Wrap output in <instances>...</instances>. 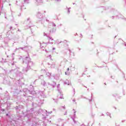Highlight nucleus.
<instances>
[{"mask_svg": "<svg viewBox=\"0 0 126 126\" xmlns=\"http://www.w3.org/2000/svg\"><path fill=\"white\" fill-rule=\"evenodd\" d=\"M23 63H26L27 64V67L23 68V73L27 72L29 69H31V66H33V62L31 61V59L29 56H27L23 60Z\"/></svg>", "mask_w": 126, "mask_h": 126, "instance_id": "f257e3e1", "label": "nucleus"}, {"mask_svg": "<svg viewBox=\"0 0 126 126\" xmlns=\"http://www.w3.org/2000/svg\"><path fill=\"white\" fill-rule=\"evenodd\" d=\"M24 92H26V94H23L24 97H29V96L28 95H27V94H31L32 95H34V94H36V92H35L33 90L32 91H30L27 88H25L24 89Z\"/></svg>", "mask_w": 126, "mask_h": 126, "instance_id": "f03ea898", "label": "nucleus"}, {"mask_svg": "<svg viewBox=\"0 0 126 126\" xmlns=\"http://www.w3.org/2000/svg\"><path fill=\"white\" fill-rule=\"evenodd\" d=\"M11 71H13L14 73L17 76H20L22 74V72L19 71L18 69H15L14 70H12Z\"/></svg>", "mask_w": 126, "mask_h": 126, "instance_id": "7ed1b4c3", "label": "nucleus"}, {"mask_svg": "<svg viewBox=\"0 0 126 126\" xmlns=\"http://www.w3.org/2000/svg\"><path fill=\"white\" fill-rule=\"evenodd\" d=\"M38 94L42 97V98H46L47 95L45 94V93H44V91H38L37 92Z\"/></svg>", "mask_w": 126, "mask_h": 126, "instance_id": "20e7f679", "label": "nucleus"}, {"mask_svg": "<svg viewBox=\"0 0 126 126\" xmlns=\"http://www.w3.org/2000/svg\"><path fill=\"white\" fill-rule=\"evenodd\" d=\"M36 17L40 20L43 19V15L41 13V12L38 11L37 12Z\"/></svg>", "mask_w": 126, "mask_h": 126, "instance_id": "39448f33", "label": "nucleus"}, {"mask_svg": "<svg viewBox=\"0 0 126 126\" xmlns=\"http://www.w3.org/2000/svg\"><path fill=\"white\" fill-rule=\"evenodd\" d=\"M34 3L36 5H41L43 3V0H35Z\"/></svg>", "mask_w": 126, "mask_h": 126, "instance_id": "423d86ee", "label": "nucleus"}, {"mask_svg": "<svg viewBox=\"0 0 126 126\" xmlns=\"http://www.w3.org/2000/svg\"><path fill=\"white\" fill-rule=\"evenodd\" d=\"M37 103L38 105H42L44 103V99H40V98H38Z\"/></svg>", "mask_w": 126, "mask_h": 126, "instance_id": "0eeeda50", "label": "nucleus"}, {"mask_svg": "<svg viewBox=\"0 0 126 126\" xmlns=\"http://www.w3.org/2000/svg\"><path fill=\"white\" fill-rule=\"evenodd\" d=\"M48 84L50 87H51V88H55L57 84L55 82H53V84H50V83H48Z\"/></svg>", "mask_w": 126, "mask_h": 126, "instance_id": "6e6552de", "label": "nucleus"}, {"mask_svg": "<svg viewBox=\"0 0 126 126\" xmlns=\"http://www.w3.org/2000/svg\"><path fill=\"white\" fill-rule=\"evenodd\" d=\"M43 35L46 36V37H47V38H49V40H51V41H54V38H53V37L48 35V34H47V33H46V32L43 33Z\"/></svg>", "mask_w": 126, "mask_h": 126, "instance_id": "1a4fd4ad", "label": "nucleus"}, {"mask_svg": "<svg viewBox=\"0 0 126 126\" xmlns=\"http://www.w3.org/2000/svg\"><path fill=\"white\" fill-rule=\"evenodd\" d=\"M64 84L65 85H70L71 84V82L69 80H66L64 82Z\"/></svg>", "mask_w": 126, "mask_h": 126, "instance_id": "9d476101", "label": "nucleus"}, {"mask_svg": "<svg viewBox=\"0 0 126 126\" xmlns=\"http://www.w3.org/2000/svg\"><path fill=\"white\" fill-rule=\"evenodd\" d=\"M27 23H28L29 25V27H31L32 26L31 24H32V22H31V20L30 19V18H28L27 19Z\"/></svg>", "mask_w": 126, "mask_h": 126, "instance_id": "9b49d317", "label": "nucleus"}, {"mask_svg": "<svg viewBox=\"0 0 126 126\" xmlns=\"http://www.w3.org/2000/svg\"><path fill=\"white\" fill-rule=\"evenodd\" d=\"M60 86H61V85L60 84H59L57 85V90L60 94H62V91L61 90V88H60Z\"/></svg>", "mask_w": 126, "mask_h": 126, "instance_id": "f8f14e48", "label": "nucleus"}, {"mask_svg": "<svg viewBox=\"0 0 126 126\" xmlns=\"http://www.w3.org/2000/svg\"><path fill=\"white\" fill-rule=\"evenodd\" d=\"M3 83L4 84H10V82H8L6 80H5V79H4V80H3Z\"/></svg>", "mask_w": 126, "mask_h": 126, "instance_id": "ddd939ff", "label": "nucleus"}, {"mask_svg": "<svg viewBox=\"0 0 126 126\" xmlns=\"http://www.w3.org/2000/svg\"><path fill=\"white\" fill-rule=\"evenodd\" d=\"M68 71H69V68H67V72H65V74L66 75H69L70 73H69V72H68Z\"/></svg>", "mask_w": 126, "mask_h": 126, "instance_id": "4468645a", "label": "nucleus"}, {"mask_svg": "<svg viewBox=\"0 0 126 126\" xmlns=\"http://www.w3.org/2000/svg\"><path fill=\"white\" fill-rule=\"evenodd\" d=\"M41 84V85H43V86H46V82L44 80H42Z\"/></svg>", "mask_w": 126, "mask_h": 126, "instance_id": "2eb2a0df", "label": "nucleus"}, {"mask_svg": "<svg viewBox=\"0 0 126 126\" xmlns=\"http://www.w3.org/2000/svg\"><path fill=\"white\" fill-rule=\"evenodd\" d=\"M73 110L74 111V116L73 117H71V118H74V119H75L76 117V111H75V110L74 109H73Z\"/></svg>", "mask_w": 126, "mask_h": 126, "instance_id": "dca6fc26", "label": "nucleus"}, {"mask_svg": "<svg viewBox=\"0 0 126 126\" xmlns=\"http://www.w3.org/2000/svg\"><path fill=\"white\" fill-rule=\"evenodd\" d=\"M25 3H29V0H24Z\"/></svg>", "mask_w": 126, "mask_h": 126, "instance_id": "f3484780", "label": "nucleus"}, {"mask_svg": "<svg viewBox=\"0 0 126 126\" xmlns=\"http://www.w3.org/2000/svg\"><path fill=\"white\" fill-rule=\"evenodd\" d=\"M56 32V30H53L52 31H50V33H55Z\"/></svg>", "mask_w": 126, "mask_h": 126, "instance_id": "a211bd4d", "label": "nucleus"}, {"mask_svg": "<svg viewBox=\"0 0 126 126\" xmlns=\"http://www.w3.org/2000/svg\"><path fill=\"white\" fill-rule=\"evenodd\" d=\"M72 120H73L74 124H76L77 122L75 121V120L74 119V118H71Z\"/></svg>", "mask_w": 126, "mask_h": 126, "instance_id": "6ab92c4d", "label": "nucleus"}, {"mask_svg": "<svg viewBox=\"0 0 126 126\" xmlns=\"http://www.w3.org/2000/svg\"><path fill=\"white\" fill-rule=\"evenodd\" d=\"M52 24L53 27H56V24H55L54 22H52Z\"/></svg>", "mask_w": 126, "mask_h": 126, "instance_id": "aec40b11", "label": "nucleus"}, {"mask_svg": "<svg viewBox=\"0 0 126 126\" xmlns=\"http://www.w3.org/2000/svg\"><path fill=\"white\" fill-rule=\"evenodd\" d=\"M26 48V47H25L24 48L23 47H20L19 48L17 49V50H19V49H21V50H24V48Z\"/></svg>", "mask_w": 126, "mask_h": 126, "instance_id": "412c9836", "label": "nucleus"}, {"mask_svg": "<svg viewBox=\"0 0 126 126\" xmlns=\"http://www.w3.org/2000/svg\"><path fill=\"white\" fill-rule=\"evenodd\" d=\"M92 97H93V95L92 94V95H91V99H89V101L90 102H91V101H92V99H93Z\"/></svg>", "mask_w": 126, "mask_h": 126, "instance_id": "4be33fe9", "label": "nucleus"}, {"mask_svg": "<svg viewBox=\"0 0 126 126\" xmlns=\"http://www.w3.org/2000/svg\"><path fill=\"white\" fill-rule=\"evenodd\" d=\"M53 100L54 101H55V103H58V99H55L54 98H53Z\"/></svg>", "mask_w": 126, "mask_h": 126, "instance_id": "5701e85b", "label": "nucleus"}, {"mask_svg": "<svg viewBox=\"0 0 126 126\" xmlns=\"http://www.w3.org/2000/svg\"><path fill=\"white\" fill-rule=\"evenodd\" d=\"M106 115H107V116H109L110 117V118H111V114H110V113L107 112L106 113Z\"/></svg>", "mask_w": 126, "mask_h": 126, "instance_id": "b1692460", "label": "nucleus"}, {"mask_svg": "<svg viewBox=\"0 0 126 126\" xmlns=\"http://www.w3.org/2000/svg\"><path fill=\"white\" fill-rule=\"evenodd\" d=\"M55 63H53L52 65H51V67H55Z\"/></svg>", "mask_w": 126, "mask_h": 126, "instance_id": "393cba45", "label": "nucleus"}, {"mask_svg": "<svg viewBox=\"0 0 126 126\" xmlns=\"http://www.w3.org/2000/svg\"><path fill=\"white\" fill-rule=\"evenodd\" d=\"M70 8H68V13H70Z\"/></svg>", "mask_w": 126, "mask_h": 126, "instance_id": "a878e982", "label": "nucleus"}, {"mask_svg": "<svg viewBox=\"0 0 126 126\" xmlns=\"http://www.w3.org/2000/svg\"><path fill=\"white\" fill-rule=\"evenodd\" d=\"M49 57L50 58V60H51V61H53V59H52V55H49Z\"/></svg>", "mask_w": 126, "mask_h": 126, "instance_id": "bb28decb", "label": "nucleus"}, {"mask_svg": "<svg viewBox=\"0 0 126 126\" xmlns=\"http://www.w3.org/2000/svg\"><path fill=\"white\" fill-rule=\"evenodd\" d=\"M73 94L74 95V94H75V89H73Z\"/></svg>", "mask_w": 126, "mask_h": 126, "instance_id": "cd10ccee", "label": "nucleus"}, {"mask_svg": "<svg viewBox=\"0 0 126 126\" xmlns=\"http://www.w3.org/2000/svg\"><path fill=\"white\" fill-rule=\"evenodd\" d=\"M58 98L60 99H63V97L61 96L60 97H59V95H57Z\"/></svg>", "mask_w": 126, "mask_h": 126, "instance_id": "c85d7f7f", "label": "nucleus"}, {"mask_svg": "<svg viewBox=\"0 0 126 126\" xmlns=\"http://www.w3.org/2000/svg\"><path fill=\"white\" fill-rule=\"evenodd\" d=\"M69 54L70 55V54H71V50H70V49H69Z\"/></svg>", "mask_w": 126, "mask_h": 126, "instance_id": "c756f323", "label": "nucleus"}, {"mask_svg": "<svg viewBox=\"0 0 126 126\" xmlns=\"http://www.w3.org/2000/svg\"><path fill=\"white\" fill-rule=\"evenodd\" d=\"M30 87H32V89H34V87H33V86L31 85V86H30Z\"/></svg>", "mask_w": 126, "mask_h": 126, "instance_id": "7c9ffc66", "label": "nucleus"}, {"mask_svg": "<svg viewBox=\"0 0 126 126\" xmlns=\"http://www.w3.org/2000/svg\"><path fill=\"white\" fill-rule=\"evenodd\" d=\"M67 111H65V114H64V115H67Z\"/></svg>", "mask_w": 126, "mask_h": 126, "instance_id": "2f4dec72", "label": "nucleus"}, {"mask_svg": "<svg viewBox=\"0 0 126 126\" xmlns=\"http://www.w3.org/2000/svg\"><path fill=\"white\" fill-rule=\"evenodd\" d=\"M40 47L41 48V49L42 48H43V46H42V45H40Z\"/></svg>", "mask_w": 126, "mask_h": 126, "instance_id": "473e14b6", "label": "nucleus"}, {"mask_svg": "<svg viewBox=\"0 0 126 126\" xmlns=\"http://www.w3.org/2000/svg\"><path fill=\"white\" fill-rule=\"evenodd\" d=\"M55 50H56V48L55 47L53 48V50L55 51Z\"/></svg>", "mask_w": 126, "mask_h": 126, "instance_id": "72a5a7b5", "label": "nucleus"}, {"mask_svg": "<svg viewBox=\"0 0 126 126\" xmlns=\"http://www.w3.org/2000/svg\"><path fill=\"white\" fill-rule=\"evenodd\" d=\"M52 113H53V112L51 111V112H49V114H52Z\"/></svg>", "mask_w": 126, "mask_h": 126, "instance_id": "f704fd0d", "label": "nucleus"}, {"mask_svg": "<svg viewBox=\"0 0 126 126\" xmlns=\"http://www.w3.org/2000/svg\"><path fill=\"white\" fill-rule=\"evenodd\" d=\"M10 30H11V29H12V27H10Z\"/></svg>", "mask_w": 126, "mask_h": 126, "instance_id": "c9c22d12", "label": "nucleus"}, {"mask_svg": "<svg viewBox=\"0 0 126 126\" xmlns=\"http://www.w3.org/2000/svg\"><path fill=\"white\" fill-rule=\"evenodd\" d=\"M35 82H36V81H34L33 82V84H35Z\"/></svg>", "mask_w": 126, "mask_h": 126, "instance_id": "e433bc0d", "label": "nucleus"}, {"mask_svg": "<svg viewBox=\"0 0 126 126\" xmlns=\"http://www.w3.org/2000/svg\"><path fill=\"white\" fill-rule=\"evenodd\" d=\"M72 101H73V102H75V99H73V100H72Z\"/></svg>", "mask_w": 126, "mask_h": 126, "instance_id": "4c0bfd02", "label": "nucleus"}, {"mask_svg": "<svg viewBox=\"0 0 126 126\" xmlns=\"http://www.w3.org/2000/svg\"><path fill=\"white\" fill-rule=\"evenodd\" d=\"M62 108L63 109H65V107L64 106H62Z\"/></svg>", "mask_w": 126, "mask_h": 126, "instance_id": "58836bf2", "label": "nucleus"}, {"mask_svg": "<svg viewBox=\"0 0 126 126\" xmlns=\"http://www.w3.org/2000/svg\"><path fill=\"white\" fill-rule=\"evenodd\" d=\"M81 126H85L84 124H82Z\"/></svg>", "mask_w": 126, "mask_h": 126, "instance_id": "ea45409f", "label": "nucleus"}, {"mask_svg": "<svg viewBox=\"0 0 126 126\" xmlns=\"http://www.w3.org/2000/svg\"><path fill=\"white\" fill-rule=\"evenodd\" d=\"M57 0V1H61V0Z\"/></svg>", "mask_w": 126, "mask_h": 126, "instance_id": "a19ab883", "label": "nucleus"}, {"mask_svg": "<svg viewBox=\"0 0 126 126\" xmlns=\"http://www.w3.org/2000/svg\"><path fill=\"white\" fill-rule=\"evenodd\" d=\"M46 21H47V22H49V20L46 19Z\"/></svg>", "mask_w": 126, "mask_h": 126, "instance_id": "79ce46f5", "label": "nucleus"}, {"mask_svg": "<svg viewBox=\"0 0 126 126\" xmlns=\"http://www.w3.org/2000/svg\"><path fill=\"white\" fill-rule=\"evenodd\" d=\"M18 31H19V32H20V30L18 29Z\"/></svg>", "mask_w": 126, "mask_h": 126, "instance_id": "37998d69", "label": "nucleus"}, {"mask_svg": "<svg viewBox=\"0 0 126 126\" xmlns=\"http://www.w3.org/2000/svg\"><path fill=\"white\" fill-rule=\"evenodd\" d=\"M45 51L46 53H48V51H47V50H45Z\"/></svg>", "mask_w": 126, "mask_h": 126, "instance_id": "c03bdc74", "label": "nucleus"}, {"mask_svg": "<svg viewBox=\"0 0 126 126\" xmlns=\"http://www.w3.org/2000/svg\"><path fill=\"white\" fill-rule=\"evenodd\" d=\"M60 43H62V42H60L59 43H58V45H59V44H60Z\"/></svg>", "mask_w": 126, "mask_h": 126, "instance_id": "a18cd8bd", "label": "nucleus"}, {"mask_svg": "<svg viewBox=\"0 0 126 126\" xmlns=\"http://www.w3.org/2000/svg\"><path fill=\"white\" fill-rule=\"evenodd\" d=\"M80 35L81 37H82V34H81Z\"/></svg>", "mask_w": 126, "mask_h": 126, "instance_id": "49530a36", "label": "nucleus"}, {"mask_svg": "<svg viewBox=\"0 0 126 126\" xmlns=\"http://www.w3.org/2000/svg\"><path fill=\"white\" fill-rule=\"evenodd\" d=\"M0 90H2V88H0Z\"/></svg>", "mask_w": 126, "mask_h": 126, "instance_id": "de8ad7c7", "label": "nucleus"}, {"mask_svg": "<svg viewBox=\"0 0 126 126\" xmlns=\"http://www.w3.org/2000/svg\"><path fill=\"white\" fill-rule=\"evenodd\" d=\"M101 116H104V114H101Z\"/></svg>", "mask_w": 126, "mask_h": 126, "instance_id": "09e8293b", "label": "nucleus"}, {"mask_svg": "<svg viewBox=\"0 0 126 126\" xmlns=\"http://www.w3.org/2000/svg\"><path fill=\"white\" fill-rule=\"evenodd\" d=\"M99 126H101V124L100 123H99Z\"/></svg>", "mask_w": 126, "mask_h": 126, "instance_id": "8fccbe9b", "label": "nucleus"}, {"mask_svg": "<svg viewBox=\"0 0 126 126\" xmlns=\"http://www.w3.org/2000/svg\"><path fill=\"white\" fill-rule=\"evenodd\" d=\"M84 87H85L86 88H87V87H86V86H84Z\"/></svg>", "mask_w": 126, "mask_h": 126, "instance_id": "3c124183", "label": "nucleus"}, {"mask_svg": "<svg viewBox=\"0 0 126 126\" xmlns=\"http://www.w3.org/2000/svg\"><path fill=\"white\" fill-rule=\"evenodd\" d=\"M93 125H94V123H93V124L92 125V126H93Z\"/></svg>", "mask_w": 126, "mask_h": 126, "instance_id": "603ef678", "label": "nucleus"}, {"mask_svg": "<svg viewBox=\"0 0 126 126\" xmlns=\"http://www.w3.org/2000/svg\"><path fill=\"white\" fill-rule=\"evenodd\" d=\"M20 15H21V14H20V15H19V16H20Z\"/></svg>", "mask_w": 126, "mask_h": 126, "instance_id": "864d4df0", "label": "nucleus"}, {"mask_svg": "<svg viewBox=\"0 0 126 126\" xmlns=\"http://www.w3.org/2000/svg\"><path fill=\"white\" fill-rule=\"evenodd\" d=\"M44 13H46V11H44Z\"/></svg>", "mask_w": 126, "mask_h": 126, "instance_id": "5fc2aeb1", "label": "nucleus"}, {"mask_svg": "<svg viewBox=\"0 0 126 126\" xmlns=\"http://www.w3.org/2000/svg\"><path fill=\"white\" fill-rule=\"evenodd\" d=\"M18 109V107H17V108H16V109Z\"/></svg>", "mask_w": 126, "mask_h": 126, "instance_id": "6e6d98bb", "label": "nucleus"}, {"mask_svg": "<svg viewBox=\"0 0 126 126\" xmlns=\"http://www.w3.org/2000/svg\"><path fill=\"white\" fill-rule=\"evenodd\" d=\"M112 18H113V19L114 18V16L112 17Z\"/></svg>", "mask_w": 126, "mask_h": 126, "instance_id": "4d7b16f0", "label": "nucleus"}, {"mask_svg": "<svg viewBox=\"0 0 126 126\" xmlns=\"http://www.w3.org/2000/svg\"><path fill=\"white\" fill-rule=\"evenodd\" d=\"M57 126H59V125H57Z\"/></svg>", "mask_w": 126, "mask_h": 126, "instance_id": "13d9d810", "label": "nucleus"}, {"mask_svg": "<svg viewBox=\"0 0 126 126\" xmlns=\"http://www.w3.org/2000/svg\"><path fill=\"white\" fill-rule=\"evenodd\" d=\"M13 60H14V58H13Z\"/></svg>", "mask_w": 126, "mask_h": 126, "instance_id": "bf43d9fd", "label": "nucleus"}, {"mask_svg": "<svg viewBox=\"0 0 126 126\" xmlns=\"http://www.w3.org/2000/svg\"><path fill=\"white\" fill-rule=\"evenodd\" d=\"M104 84L106 85V83H105Z\"/></svg>", "mask_w": 126, "mask_h": 126, "instance_id": "052dcab7", "label": "nucleus"}, {"mask_svg": "<svg viewBox=\"0 0 126 126\" xmlns=\"http://www.w3.org/2000/svg\"><path fill=\"white\" fill-rule=\"evenodd\" d=\"M46 44H49V43H46Z\"/></svg>", "mask_w": 126, "mask_h": 126, "instance_id": "680f3d73", "label": "nucleus"}, {"mask_svg": "<svg viewBox=\"0 0 126 126\" xmlns=\"http://www.w3.org/2000/svg\"><path fill=\"white\" fill-rule=\"evenodd\" d=\"M48 64L49 65H50V63H48Z\"/></svg>", "mask_w": 126, "mask_h": 126, "instance_id": "e2e57ef3", "label": "nucleus"}, {"mask_svg": "<svg viewBox=\"0 0 126 126\" xmlns=\"http://www.w3.org/2000/svg\"><path fill=\"white\" fill-rule=\"evenodd\" d=\"M51 44H53V43H52V42H51Z\"/></svg>", "mask_w": 126, "mask_h": 126, "instance_id": "0e129e2a", "label": "nucleus"}, {"mask_svg": "<svg viewBox=\"0 0 126 126\" xmlns=\"http://www.w3.org/2000/svg\"><path fill=\"white\" fill-rule=\"evenodd\" d=\"M15 25H17V24H16Z\"/></svg>", "mask_w": 126, "mask_h": 126, "instance_id": "69168bd1", "label": "nucleus"}, {"mask_svg": "<svg viewBox=\"0 0 126 126\" xmlns=\"http://www.w3.org/2000/svg\"><path fill=\"white\" fill-rule=\"evenodd\" d=\"M73 4H74V3H73Z\"/></svg>", "mask_w": 126, "mask_h": 126, "instance_id": "338daca9", "label": "nucleus"}]
</instances>
